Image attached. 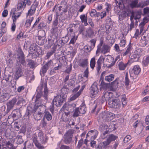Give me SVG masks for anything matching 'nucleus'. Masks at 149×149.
Here are the masks:
<instances>
[{
  "instance_id": "obj_62",
  "label": "nucleus",
  "mask_w": 149,
  "mask_h": 149,
  "mask_svg": "<svg viewBox=\"0 0 149 149\" xmlns=\"http://www.w3.org/2000/svg\"><path fill=\"white\" fill-rule=\"evenodd\" d=\"M33 19V17H32L30 18L29 19H27L26 22V24L27 25V27L30 26L31 24V22Z\"/></svg>"
},
{
  "instance_id": "obj_58",
  "label": "nucleus",
  "mask_w": 149,
  "mask_h": 149,
  "mask_svg": "<svg viewBox=\"0 0 149 149\" xmlns=\"http://www.w3.org/2000/svg\"><path fill=\"white\" fill-rule=\"evenodd\" d=\"M46 33L45 31L43 30H40L38 32V37H45Z\"/></svg>"
},
{
  "instance_id": "obj_36",
  "label": "nucleus",
  "mask_w": 149,
  "mask_h": 149,
  "mask_svg": "<svg viewBox=\"0 0 149 149\" xmlns=\"http://www.w3.org/2000/svg\"><path fill=\"white\" fill-rule=\"evenodd\" d=\"M103 42L104 41L103 39L101 38L100 40V43L97 46V49L96 52V54L100 52L101 48L102 46Z\"/></svg>"
},
{
  "instance_id": "obj_39",
  "label": "nucleus",
  "mask_w": 149,
  "mask_h": 149,
  "mask_svg": "<svg viewBox=\"0 0 149 149\" xmlns=\"http://www.w3.org/2000/svg\"><path fill=\"white\" fill-rule=\"evenodd\" d=\"M79 108V111L80 114H84L85 113L86 107L84 103H83L82 105Z\"/></svg>"
},
{
  "instance_id": "obj_9",
  "label": "nucleus",
  "mask_w": 149,
  "mask_h": 149,
  "mask_svg": "<svg viewBox=\"0 0 149 149\" xmlns=\"http://www.w3.org/2000/svg\"><path fill=\"white\" fill-rule=\"evenodd\" d=\"M127 1H130V0H125ZM116 6L114 7L115 10H118L119 9L123 10L125 8L124 0H115Z\"/></svg>"
},
{
  "instance_id": "obj_59",
  "label": "nucleus",
  "mask_w": 149,
  "mask_h": 149,
  "mask_svg": "<svg viewBox=\"0 0 149 149\" xmlns=\"http://www.w3.org/2000/svg\"><path fill=\"white\" fill-rule=\"evenodd\" d=\"M140 4L141 5V8H143L144 6L149 5V0H147L146 1H141L140 2Z\"/></svg>"
},
{
  "instance_id": "obj_10",
  "label": "nucleus",
  "mask_w": 149,
  "mask_h": 149,
  "mask_svg": "<svg viewBox=\"0 0 149 149\" xmlns=\"http://www.w3.org/2000/svg\"><path fill=\"white\" fill-rule=\"evenodd\" d=\"M16 10L15 8H13L10 13V15L12 16L13 22H16L17 19L20 16L22 13L21 12L16 13Z\"/></svg>"
},
{
  "instance_id": "obj_27",
  "label": "nucleus",
  "mask_w": 149,
  "mask_h": 149,
  "mask_svg": "<svg viewBox=\"0 0 149 149\" xmlns=\"http://www.w3.org/2000/svg\"><path fill=\"white\" fill-rule=\"evenodd\" d=\"M75 107L76 104L74 103L69 104H68L66 109L68 111H70L72 113L74 111V109Z\"/></svg>"
},
{
  "instance_id": "obj_4",
  "label": "nucleus",
  "mask_w": 149,
  "mask_h": 149,
  "mask_svg": "<svg viewBox=\"0 0 149 149\" xmlns=\"http://www.w3.org/2000/svg\"><path fill=\"white\" fill-rule=\"evenodd\" d=\"M67 95L66 94L62 93L60 95L55 97L53 100V102L55 103V105L57 107H60L62 105L66 100Z\"/></svg>"
},
{
  "instance_id": "obj_14",
  "label": "nucleus",
  "mask_w": 149,
  "mask_h": 149,
  "mask_svg": "<svg viewBox=\"0 0 149 149\" xmlns=\"http://www.w3.org/2000/svg\"><path fill=\"white\" fill-rule=\"evenodd\" d=\"M106 62L107 67L108 68H111L115 64L114 58L111 56L107 58Z\"/></svg>"
},
{
  "instance_id": "obj_54",
  "label": "nucleus",
  "mask_w": 149,
  "mask_h": 149,
  "mask_svg": "<svg viewBox=\"0 0 149 149\" xmlns=\"http://www.w3.org/2000/svg\"><path fill=\"white\" fill-rule=\"evenodd\" d=\"M74 111L73 116L74 117H77L79 116L80 113L79 111V108H75L74 110Z\"/></svg>"
},
{
  "instance_id": "obj_34",
  "label": "nucleus",
  "mask_w": 149,
  "mask_h": 149,
  "mask_svg": "<svg viewBox=\"0 0 149 149\" xmlns=\"http://www.w3.org/2000/svg\"><path fill=\"white\" fill-rule=\"evenodd\" d=\"M45 37H38V39L36 40V42L39 45H43L44 44Z\"/></svg>"
},
{
  "instance_id": "obj_25",
  "label": "nucleus",
  "mask_w": 149,
  "mask_h": 149,
  "mask_svg": "<svg viewBox=\"0 0 149 149\" xmlns=\"http://www.w3.org/2000/svg\"><path fill=\"white\" fill-rule=\"evenodd\" d=\"M85 88V86H83L81 87V89L79 91L76 93V94H74L72 97L70 98V100L72 101L75 100L76 98L78 97L80 95L81 92Z\"/></svg>"
},
{
  "instance_id": "obj_19",
  "label": "nucleus",
  "mask_w": 149,
  "mask_h": 149,
  "mask_svg": "<svg viewBox=\"0 0 149 149\" xmlns=\"http://www.w3.org/2000/svg\"><path fill=\"white\" fill-rule=\"evenodd\" d=\"M94 30L91 27L88 28L86 31V36L87 37L89 38H93L94 36Z\"/></svg>"
},
{
  "instance_id": "obj_50",
  "label": "nucleus",
  "mask_w": 149,
  "mask_h": 149,
  "mask_svg": "<svg viewBox=\"0 0 149 149\" xmlns=\"http://www.w3.org/2000/svg\"><path fill=\"white\" fill-rule=\"evenodd\" d=\"M108 127L107 125L104 124L103 125H100V126L99 129L101 132H103L106 130H108Z\"/></svg>"
},
{
  "instance_id": "obj_51",
  "label": "nucleus",
  "mask_w": 149,
  "mask_h": 149,
  "mask_svg": "<svg viewBox=\"0 0 149 149\" xmlns=\"http://www.w3.org/2000/svg\"><path fill=\"white\" fill-rule=\"evenodd\" d=\"M6 146L8 148L10 149L13 146V144L12 140H10L6 142Z\"/></svg>"
},
{
  "instance_id": "obj_61",
  "label": "nucleus",
  "mask_w": 149,
  "mask_h": 149,
  "mask_svg": "<svg viewBox=\"0 0 149 149\" xmlns=\"http://www.w3.org/2000/svg\"><path fill=\"white\" fill-rule=\"evenodd\" d=\"M25 88L24 86H18L17 91L18 93H20L23 92Z\"/></svg>"
},
{
  "instance_id": "obj_33",
  "label": "nucleus",
  "mask_w": 149,
  "mask_h": 149,
  "mask_svg": "<svg viewBox=\"0 0 149 149\" xmlns=\"http://www.w3.org/2000/svg\"><path fill=\"white\" fill-rule=\"evenodd\" d=\"M44 118H46L48 121H50L52 119V116L48 111H47L45 113Z\"/></svg>"
},
{
  "instance_id": "obj_47",
  "label": "nucleus",
  "mask_w": 149,
  "mask_h": 149,
  "mask_svg": "<svg viewBox=\"0 0 149 149\" xmlns=\"http://www.w3.org/2000/svg\"><path fill=\"white\" fill-rule=\"evenodd\" d=\"M114 75L113 74H111L108 76H107L105 77V81L110 82L114 79Z\"/></svg>"
},
{
  "instance_id": "obj_45",
  "label": "nucleus",
  "mask_w": 149,
  "mask_h": 149,
  "mask_svg": "<svg viewBox=\"0 0 149 149\" xmlns=\"http://www.w3.org/2000/svg\"><path fill=\"white\" fill-rule=\"evenodd\" d=\"M22 66L20 65L16 68V71L15 73L16 75H22L23 72L22 69Z\"/></svg>"
},
{
  "instance_id": "obj_23",
  "label": "nucleus",
  "mask_w": 149,
  "mask_h": 149,
  "mask_svg": "<svg viewBox=\"0 0 149 149\" xmlns=\"http://www.w3.org/2000/svg\"><path fill=\"white\" fill-rule=\"evenodd\" d=\"M104 58H103L102 56H101L97 62V70L98 72H99L101 69L102 60L104 61Z\"/></svg>"
},
{
  "instance_id": "obj_37",
  "label": "nucleus",
  "mask_w": 149,
  "mask_h": 149,
  "mask_svg": "<svg viewBox=\"0 0 149 149\" xmlns=\"http://www.w3.org/2000/svg\"><path fill=\"white\" fill-rule=\"evenodd\" d=\"M52 50L49 52L47 54L46 57L47 58H49L50 57L52 56L54 53L56 49V46H54L52 48Z\"/></svg>"
},
{
  "instance_id": "obj_53",
  "label": "nucleus",
  "mask_w": 149,
  "mask_h": 149,
  "mask_svg": "<svg viewBox=\"0 0 149 149\" xmlns=\"http://www.w3.org/2000/svg\"><path fill=\"white\" fill-rule=\"evenodd\" d=\"M68 5L67 4V2L65 0L62 1L61 3V6L59 7V10L60 11L61 10V8L65 7H67Z\"/></svg>"
},
{
  "instance_id": "obj_17",
  "label": "nucleus",
  "mask_w": 149,
  "mask_h": 149,
  "mask_svg": "<svg viewBox=\"0 0 149 149\" xmlns=\"http://www.w3.org/2000/svg\"><path fill=\"white\" fill-rule=\"evenodd\" d=\"M26 0H18L17 9L18 10H20L24 8L26 6Z\"/></svg>"
},
{
  "instance_id": "obj_15",
  "label": "nucleus",
  "mask_w": 149,
  "mask_h": 149,
  "mask_svg": "<svg viewBox=\"0 0 149 149\" xmlns=\"http://www.w3.org/2000/svg\"><path fill=\"white\" fill-rule=\"evenodd\" d=\"M91 94L93 96L94 95L97 94L98 92V89L96 84H93L90 88Z\"/></svg>"
},
{
  "instance_id": "obj_48",
  "label": "nucleus",
  "mask_w": 149,
  "mask_h": 149,
  "mask_svg": "<svg viewBox=\"0 0 149 149\" xmlns=\"http://www.w3.org/2000/svg\"><path fill=\"white\" fill-rule=\"evenodd\" d=\"M39 49L37 48V49L36 50V51L37 54H36V53H33V56H34L35 58H36L38 57L39 55L42 54V50H41L40 48L39 47Z\"/></svg>"
},
{
  "instance_id": "obj_32",
  "label": "nucleus",
  "mask_w": 149,
  "mask_h": 149,
  "mask_svg": "<svg viewBox=\"0 0 149 149\" xmlns=\"http://www.w3.org/2000/svg\"><path fill=\"white\" fill-rule=\"evenodd\" d=\"M79 65L82 67H86L88 65V60L86 59H83L79 63Z\"/></svg>"
},
{
  "instance_id": "obj_60",
  "label": "nucleus",
  "mask_w": 149,
  "mask_h": 149,
  "mask_svg": "<svg viewBox=\"0 0 149 149\" xmlns=\"http://www.w3.org/2000/svg\"><path fill=\"white\" fill-rule=\"evenodd\" d=\"M142 52L143 49H138L135 51L134 53L140 57L142 54Z\"/></svg>"
},
{
  "instance_id": "obj_1",
  "label": "nucleus",
  "mask_w": 149,
  "mask_h": 149,
  "mask_svg": "<svg viewBox=\"0 0 149 149\" xmlns=\"http://www.w3.org/2000/svg\"><path fill=\"white\" fill-rule=\"evenodd\" d=\"M103 72L101 74L100 81H102L100 84L101 87L104 89H106L107 88H109L110 90L115 91L118 87V81L119 80V78H116L114 81L110 83H106L104 82L103 78L102 77Z\"/></svg>"
},
{
  "instance_id": "obj_64",
  "label": "nucleus",
  "mask_w": 149,
  "mask_h": 149,
  "mask_svg": "<svg viewBox=\"0 0 149 149\" xmlns=\"http://www.w3.org/2000/svg\"><path fill=\"white\" fill-rule=\"evenodd\" d=\"M127 99L125 95H123L122 98V104L124 107L127 104Z\"/></svg>"
},
{
  "instance_id": "obj_24",
  "label": "nucleus",
  "mask_w": 149,
  "mask_h": 149,
  "mask_svg": "<svg viewBox=\"0 0 149 149\" xmlns=\"http://www.w3.org/2000/svg\"><path fill=\"white\" fill-rule=\"evenodd\" d=\"M110 49V47L108 45H104L103 46L102 48H101L100 52L105 54L109 52Z\"/></svg>"
},
{
  "instance_id": "obj_46",
  "label": "nucleus",
  "mask_w": 149,
  "mask_h": 149,
  "mask_svg": "<svg viewBox=\"0 0 149 149\" xmlns=\"http://www.w3.org/2000/svg\"><path fill=\"white\" fill-rule=\"evenodd\" d=\"M131 44L130 42V43L129 44L128 47H127L126 51L122 53V56H125L127 55L128 53L130 52V51L131 49Z\"/></svg>"
},
{
  "instance_id": "obj_31",
  "label": "nucleus",
  "mask_w": 149,
  "mask_h": 149,
  "mask_svg": "<svg viewBox=\"0 0 149 149\" xmlns=\"http://www.w3.org/2000/svg\"><path fill=\"white\" fill-rule=\"evenodd\" d=\"M42 116V114L36 111L34 112L33 113V116L34 118L37 120H40Z\"/></svg>"
},
{
  "instance_id": "obj_18",
  "label": "nucleus",
  "mask_w": 149,
  "mask_h": 149,
  "mask_svg": "<svg viewBox=\"0 0 149 149\" xmlns=\"http://www.w3.org/2000/svg\"><path fill=\"white\" fill-rule=\"evenodd\" d=\"M35 107H36V111H37L42 114L43 113H45L46 111H45L46 110V107L44 105L39 106H37V107L36 106Z\"/></svg>"
},
{
  "instance_id": "obj_42",
  "label": "nucleus",
  "mask_w": 149,
  "mask_h": 149,
  "mask_svg": "<svg viewBox=\"0 0 149 149\" xmlns=\"http://www.w3.org/2000/svg\"><path fill=\"white\" fill-rule=\"evenodd\" d=\"M140 57L134 53V54L131 56V61L132 62H136L138 61Z\"/></svg>"
},
{
  "instance_id": "obj_5",
  "label": "nucleus",
  "mask_w": 149,
  "mask_h": 149,
  "mask_svg": "<svg viewBox=\"0 0 149 149\" xmlns=\"http://www.w3.org/2000/svg\"><path fill=\"white\" fill-rule=\"evenodd\" d=\"M73 136L72 131L69 130L64 134L63 137V141L66 145L72 144L74 142V140H73Z\"/></svg>"
},
{
  "instance_id": "obj_28",
  "label": "nucleus",
  "mask_w": 149,
  "mask_h": 149,
  "mask_svg": "<svg viewBox=\"0 0 149 149\" xmlns=\"http://www.w3.org/2000/svg\"><path fill=\"white\" fill-rule=\"evenodd\" d=\"M80 18L81 20V22L84 23L85 26L88 25V24L87 22V17L86 15L85 14L81 15L80 16Z\"/></svg>"
},
{
  "instance_id": "obj_52",
  "label": "nucleus",
  "mask_w": 149,
  "mask_h": 149,
  "mask_svg": "<svg viewBox=\"0 0 149 149\" xmlns=\"http://www.w3.org/2000/svg\"><path fill=\"white\" fill-rule=\"evenodd\" d=\"M17 105H19L20 104L23 105V104H25V100L23 98L21 97L18 98V99L17 98Z\"/></svg>"
},
{
  "instance_id": "obj_44",
  "label": "nucleus",
  "mask_w": 149,
  "mask_h": 149,
  "mask_svg": "<svg viewBox=\"0 0 149 149\" xmlns=\"http://www.w3.org/2000/svg\"><path fill=\"white\" fill-rule=\"evenodd\" d=\"M127 65V63L124 64L122 62H120L118 64L119 69L120 70H124Z\"/></svg>"
},
{
  "instance_id": "obj_6",
  "label": "nucleus",
  "mask_w": 149,
  "mask_h": 149,
  "mask_svg": "<svg viewBox=\"0 0 149 149\" xmlns=\"http://www.w3.org/2000/svg\"><path fill=\"white\" fill-rule=\"evenodd\" d=\"M113 114L109 111H104L100 113L98 117V120L104 121H109L113 118Z\"/></svg>"
},
{
  "instance_id": "obj_56",
  "label": "nucleus",
  "mask_w": 149,
  "mask_h": 149,
  "mask_svg": "<svg viewBox=\"0 0 149 149\" xmlns=\"http://www.w3.org/2000/svg\"><path fill=\"white\" fill-rule=\"evenodd\" d=\"M117 137L116 136L113 134H111L109 135V137L107 138L108 140L109 141H114Z\"/></svg>"
},
{
  "instance_id": "obj_43",
  "label": "nucleus",
  "mask_w": 149,
  "mask_h": 149,
  "mask_svg": "<svg viewBox=\"0 0 149 149\" xmlns=\"http://www.w3.org/2000/svg\"><path fill=\"white\" fill-rule=\"evenodd\" d=\"M22 136L21 135H18L16 137V139H17V144H20L22 143L24 140L22 138Z\"/></svg>"
},
{
  "instance_id": "obj_16",
  "label": "nucleus",
  "mask_w": 149,
  "mask_h": 149,
  "mask_svg": "<svg viewBox=\"0 0 149 149\" xmlns=\"http://www.w3.org/2000/svg\"><path fill=\"white\" fill-rule=\"evenodd\" d=\"M27 65L30 68L34 69L36 67V64L33 60L30 59H27L26 60Z\"/></svg>"
},
{
  "instance_id": "obj_21",
  "label": "nucleus",
  "mask_w": 149,
  "mask_h": 149,
  "mask_svg": "<svg viewBox=\"0 0 149 149\" xmlns=\"http://www.w3.org/2000/svg\"><path fill=\"white\" fill-rule=\"evenodd\" d=\"M138 2L139 0H134L132 1L131 3L130 4V6L132 8H141V4L140 5V3L138 4Z\"/></svg>"
},
{
  "instance_id": "obj_30",
  "label": "nucleus",
  "mask_w": 149,
  "mask_h": 149,
  "mask_svg": "<svg viewBox=\"0 0 149 149\" xmlns=\"http://www.w3.org/2000/svg\"><path fill=\"white\" fill-rule=\"evenodd\" d=\"M67 40H64V41L63 40H60L58 41V44L57 45L60 47V48L64 46V45L67 43L69 40V38L68 37H65V38Z\"/></svg>"
},
{
  "instance_id": "obj_40",
  "label": "nucleus",
  "mask_w": 149,
  "mask_h": 149,
  "mask_svg": "<svg viewBox=\"0 0 149 149\" xmlns=\"http://www.w3.org/2000/svg\"><path fill=\"white\" fill-rule=\"evenodd\" d=\"M36 10V9H35L34 6H31L30 9L28 11L27 16L28 15L31 16L35 12Z\"/></svg>"
},
{
  "instance_id": "obj_13",
  "label": "nucleus",
  "mask_w": 149,
  "mask_h": 149,
  "mask_svg": "<svg viewBox=\"0 0 149 149\" xmlns=\"http://www.w3.org/2000/svg\"><path fill=\"white\" fill-rule=\"evenodd\" d=\"M36 107H34L33 105H31L27 107L26 114L29 117L32 113H34L36 112Z\"/></svg>"
},
{
  "instance_id": "obj_11",
  "label": "nucleus",
  "mask_w": 149,
  "mask_h": 149,
  "mask_svg": "<svg viewBox=\"0 0 149 149\" xmlns=\"http://www.w3.org/2000/svg\"><path fill=\"white\" fill-rule=\"evenodd\" d=\"M13 73L10 68L9 70L6 69L4 72V78L6 81H8L10 79H12Z\"/></svg>"
},
{
  "instance_id": "obj_7",
  "label": "nucleus",
  "mask_w": 149,
  "mask_h": 149,
  "mask_svg": "<svg viewBox=\"0 0 149 149\" xmlns=\"http://www.w3.org/2000/svg\"><path fill=\"white\" fill-rule=\"evenodd\" d=\"M53 63L52 60H50L47 62L45 65H43L40 70V74L41 75L42 74L44 76L47 70L51 67L53 66Z\"/></svg>"
},
{
  "instance_id": "obj_49",
  "label": "nucleus",
  "mask_w": 149,
  "mask_h": 149,
  "mask_svg": "<svg viewBox=\"0 0 149 149\" xmlns=\"http://www.w3.org/2000/svg\"><path fill=\"white\" fill-rule=\"evenodd\" d=\"M18 59L19 60L18 62L20 63V65H21V64L23 67H26V64L25 58H18Z\"/></svg>"
},
{
  "instance_id": "obj_41",
  "label": "nucleus",
  "mask_w": 149,
  "mask_h": 149,
  "mask_svg": "<svg viewBox=\"0 0 149 149\" xmlns=\"http://www.w3.org/2000/svg\"><path fill=\"white\" fill-rule=\"evenodd\" d=\"M96 41L97 39L96 38L92 39L90 41L91 43V46H90L91 50H92L95 47Z\"/></svg>"
},
{
  "instance_id": "obj_8",
  "label": "nucleus",
  "mask_w": 149,
  "mask_h": 149,
  "mask_svg": "<svg viewBox=\"0 0 149 149\" xmlns=\"http://www.w3.org/2000/svg\"><path fill=\"white\" fill-rule=\"evenodd\" d=\"M17 101V99L16 97H15L7 103L6 104L7 106L6 113H9L10 110L13 109Z\"/></svg>"
},
{
  "instance_id": "obj_38",
  "label": "nucleus",
  "mask_w": 149,
  "mask_h": 149,
  "mask_svg": "<svg viewBox=\"0 0 149 149\" xmlns=\"http://www.w3.org/2000/svg\"><path fill=\"white\" fill-rule=\"evenodd\" d=\"M145 36H143L142 38H141L142 40L141 43L142 44L143 46L148 47L149 45V40H146V39L145 40Z\"/></svg>"
},
{
  "instance_id": "obj_29",
  "label": "nucleus",
  "mask_w": 149,
  "mask_h": 149,
  "mask_svg": "<svg viewBox=\"0 0 149 149\" xmlns=\"http://www.w3.org/2000/svg\"><path fill=\"white\" fill-rule=\"evenodd\" d=\"M97 134V130H91L88 133V135H89L90 137H93L94 139L96 138Z\"/></svg>"
},
{
  "instance_id": "obj_3",
  "label": "nucleus",
  "mask_w": 149,
  "mask_h": 149,
  "mask_svg": "<svg viewBox=\"0 0 149 149\" xmlns=\"http://www.w3.org/2000/svg\"><path fill=\"white\" fill-rule=\"evenodd\" d=\"M109 97L108 98V104L111 108L118 109L121 106V102L120 100L117 98H114L111 93L109 94Z\"/></svg>"
},
{
  "instance_id": "obj_2",
  "label": "nucleus",
  "mask_w": 149,
  "mask_h": 149,
  "mask_svg": "<svg viewBox=\"0 0 149 149\" xmlns=\"http://www.w3.org/2000/svg\"><path fill=\"white\" fill-rule=\"evenodd\" d=\"M44 88V97L45 99H47V94L48 93V90L47 87V83L46 82H42L40 86H38L36 90L37 92L36 96V99L41 98L42 95V88Z\"/></svg>"
},
{
  "instance_id": "obj_20",
  "label": "nucleus",
  "mask_w": 149,
  "mask_h": 149,
  "mask_svg": "<svg viewBox=\"0 0 149 149\" xmlns=\"http://www.w3.org/2000/svg\"><path fill=\"white\" fill-rule=\"evenodd\" d=\"M20 113L19 110L17 109L14 110L12 113L10 115L8 116V118L12 117L13 118H15L16 119V118H18Z\"/></svg>"
},
{
  "instance_id": "obj_12",
  "label": "nucleus",
  "mask_w": 149,
  "mask_h": 149,
  "mask_svg": "<svg viewBox=\"0 0 149 149\" xmlns=\"http://www.w3.org/2000/svg\"><path fill=\"white\" fill-rule=\"evenodd\" d=\"M39 141L42 144H45L47 141L48 138L42 132H40L38 134Z\"/></svg>"
},
{
  "instance_id": "obj_35",
  "label": "nucleus",
  "mask_w": 149,
  "mask_h": 149,
  "mask_svg": "<svg viewBox=\"0 0 149 149\" xmlns=\"http://www.w3.org/2000/svg\"><path fill=\"white\" fill-rule=\"evenodd\" d=\"M42 102V100L41 98H39V99H36L35 101V104L34 105H33V106L35 107L36 106V107H37V106H39L43 105V104Z\"/></svg>"
},
{
  "instance_id": "obj_22",
  "label": "nucleus",
  "mask_w": 149,
  "mask_h": 149,
  "mask_svg": "<svg viewBox=\"0 0 149 149\" xmlns=\"http://www.w3.org/2000/svg\"><path fill=\"white\" fill-rule=\"evenodd\" d=\"M119 20L120 21L123 19L128 16V14L125 11L119 12L118 13Z\"/></svg>"
},
{
  "instance_id": "obj_26",
  "label": "nucleus",
  "mask_w": 149,
  "mask_h": 149,
  "mask_svg": "<svg viewBox=\"0 0 149 149\" xmlns=\"http://www.w3.org/2000/svg\"><path fill=\"white\" fill-rule=\"evenodd\" d=\"M132 71L135 74L138 75L141 71V69L139 65H135L132 69Z\"/></svg>"
},
{
  "instance_id": "obj_63",
  "label": "nucleus",
  "mask_w": 149,
  "mask_h": 149,
  "mask_svg": "<svg viewBox=\"0 0 149 149\" xmlns=\"http://www.w3.org/2000/svg\"><path fill=\"white\" fill-rule=\"evenodd\" d=\"M141 11H138L135 12V16L134 19L136 20L139 19L141 17Z\"/></svg>"
},
{
  "instance_id": "obj_55",
  "label": "nucleus",
  "mask_w": 149,
  "mask_h": 149,
  "mask_svg": "<svg viewBox=\"0 0 149 149\" xmlns=\"http://www.w3.org/2000/svg\"><path fill=\"white\" fill-rule=\"evenodd\" d=\"M95 64V58L93 57L91 59L90 65L91 68L93 69Z\"/></svg>"
},
{
  "instance_id": "obj_57",
  "label": "nucleus",
  "mask_w": 149,
  "mask_h": 149,
  "mask_svg": "<svg viewBox=\"0 0 149 149\" xmlns=\"http://www.w3.org/2000/svg\"><path fill=\"white\" fill-rule=\"evenodd\" d=\"M58 18L59 15H56L55 19L54 21L52 24V26H54V27H56L58 24Z\"/></svg>"
}]
</instances>
